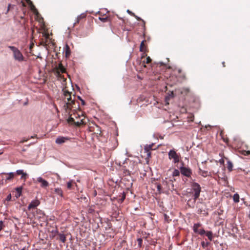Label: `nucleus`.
I'll list each match as a JSON object with an SVG mask.
<instances>
[{
  "label": "nucleus",
  "instance_id": "obj_22",
  "mask_svg": "<svg viewBox=\"0 0 250 250\" xmlns=\"http://www.w3.org/2000/svg\"><path fill=\"white\" fill-rule=\"evenodd\" d=\"M85 17L86 15L84 13L82 14L79 16H78L76 19V21L75 22V24H76V23H78L81 20L85 18Z\"/></svg>",
  "mask_w": 250,
  "mask_h": 250
},
{
  "label": "nucleus",
  "instance_id": "obj_18",
  "mask_svg": "<svg viewBox=\"0 0 250 250\" xmlns=\"http://www.w3.org/2000/svg\"><path fill=\"white\" fill-rule=\"evenodd\" d=\"M56 233L58 234L57 239L60 240L62 243H64L66 240L65 235L63 233H59L58 230L56 231Z\"/></svg>",
  "mask_w": 250,
  "mask_h": 250
},
{
  "label": "nucleus",
  "instance_id": "obj_31",
  "mask_svg": "<svg viewBox=\"0 0 250 250\" xmlns=\"http://www.w3.org/2000/svg\"><path fill=\"white\" fill-rule=\"evenodd\" d=\"M99 19L104 22L109 21V18L108 16H105V17H99Z\"/></svg>",
  "mask_w": 250,
  "mask_h": 250
},
{
  "label": "nucleus",
  "instance_id": "obj_27",
  "mask_svg": "<svg viewBox=\"0 0 250 250\" xmlns=\"http://www.w3.org/2000/svg\"><path fill=\"white\" fill-rule=\"evenodd\" d=\"M233 199L235 203H238L239 202V195L238 193H235L233 196Z\"/></svg>",
  "mask_w": 250,
  "mask_h": 250
},
{
  "label": "nucleus",
  "instance_id": "obj_38",
  "mask_svg": "<svg viewBox=\"0 0 250 250\" xmlns=\"http://www.w3.org/2000/svg\"><path fill=\"white\" fill-rule=\"evenodd\" d=\"M23 170H17L16 171V173L15 174H17L18 175H22L24 173Z\"/></svg>",
  "mask_w": 250,
  "mask_h": 250
},
{
  "label": "nucleus",
  "instance_id": "obj_47",
  "mask_svg": "<svg viewBox=\"0 0 250 250\" xmlns=\"http://www.w3.org/2000/svg\"><path fill=\"white\" fill-rule=\"evenodd\" d=\"M159 64H160L159 67L165 65V64L163 62H160V63H159Z\"/></svg>",
  "mask_w": 250,
  "mask_h": 250
},
{
  "label": "nucleus",
  "instance_id": "obj_40",
  "mask_svg": "<svg viewBox=\"0 0 250 250\" xmlns=\"http://www.w3.org/2000/svg\"><path fill=\"white\" fill-rule=\"evenodd\" d=\"M29 139V138H27V139H25V138H23V139H22L21 141H20V143H23L24 142H27Z\"/></svg>",
  "mask_w": 250,
  "mask_h": 250
},
{
  "label": "nucleus",
  "instance_id": "obj_50",
  "mask_svg": "<svg viewBox=\"0 0 250 250\" xmlns=\"http://www.w3.org/2000/svg\"><path fill=\"white\" fill-rule=\"evenodd\" d=\"M222 64H223V67H225V66H226L225 62H222Z\"/></svg>",
  "mask_w": 250,
  "mask_h": 250
},
{
  "label": "nucleus",
  "instance_id": "obj_29",
  "mask_svg": "<svg viewBox=\"0 0 250 250\" xmlns=\"http://www.w3.org/2000/svg\"><path fill=\"white\" fill-rule=\"evenodd\" d=\"M70 54V50L69 46L66 44V49H65V56L66 57H68Z\"/></svg>",
  "mask_w": 250,
  "mask_h": 250
},
{
  "label": "nucleus",
  "instance_id": "obj_5",
  "mask_svg": "<svg viewBox=\"0 0 250 250\" xmlns=\"http://www.w3.org/2000/svg\"><path fill=\"white\" fill-rule=\"evenodd\" d=\"M192 190L194 192L193 197L195 199H198L200 196L201 192V187L199 184L197 183H193L191 185Z\"/></svg>",
  "mask_w": 250,
  "mask_h": 250
},
{
  "label": "nucleus",
  "instance_id": "obj_15",
  "mask_svg": "<svg viewBox=\"0 0 250 250\" xmlns=\"http://www.w3.org/2000/svg\"><path fill=\"white\" fill-rule=\"evenodd\" d=\"M40 202L39 200L36 199L33 200L28 205V209L30 210L32 208H35L37 206H38L40 205Z\"/></svg>",
  "mask_w": 250,
  "mask_h": 250
},
{
  "label": "nucleus",
  "instance_id": "obj_2",
  "mask_svg": "<svg viewBox=\"0 0 250 250\" xmlns=\"http://www.w3.org/2000/svg\"><path fill=\"white\" fill-rule=\"evenodd\" d=\"M9 48L13 51V56L15 60L21 62L24 61V58L21 52L16 47L9 46Z\"/></svg>",
  "mask_w": 250,
  "mask_h": 250
},
{
  "label": "nucleus",
  "instance_id": "obj_58",
  "mask_svg": "<svg viewBox=\"0 0 250 250\" xmlns=\"http://www.w3.org/2000/svg\"><path fill=\"white\" fill-rule=\"evenodd\" d=\"M207 173V172H204V174H206Z\"/></svg>",
  "mask_w": 250,
  "mask_h": 250
},
{
  "label": "nucleus",
  "instance_id": "obj_55",
  "mask_svg": "<svg viewBox=\"0 0 250 250\" xmlns=\"http://www.w3.org/2000/svg\"><path fill=\"white\" fill-rule=\"evenodd\" d=\"M37 136H31L30 138H34V137H36Z\"/></svg>",
  "mask_w": 250,
  "mask_h": 250
},
{
  "label": "nucleus",
  "instance_id": "obj_39",
  "mask_svg": "<svg viewBox=\"0 0 250 250\" xmlns=\"http://www.w3.org/2000/svg\"><path fill=\"white\" fill-rule=\"evenodd\" d=\"M242 154L245 156H249L250 155V151H246L244 150Z\"/></svg>",
  "mask_w": 250,
  "mask_h": 250
},
{
  "label": "nucleus",
  "instance_id": "obj_13",
  "mask_svg": "<svg viewBox=\"0 0 250 250\" xmlns=\"http://www.w3.org/2000/svg\"><path fill=\"white\" fill-rule=\"evenodd\" d=\"M242 142L238 137H234L232 142V146L235 148H239L242 145Z\"/></svg>",
  "mask_w": 250,
  "mask_h": 250
},
{
  "label": "nucleus",
  "instance_id": "obj_1",
  "mask_svg": "<svg viewBox=\"0 0 250 250\" xmlns=\"http://www.w3.org/2000/svg\"><path fill=\"white\" fill-rule=\"evenodd\" d=\"M16 174L14 172L1 173V179L0 180V185H4L7 183L11 182L15 176Z\"/></svg>",
  "mask_w": 250,
  "mask_h": 250
},
{
  "label": "nucleus",
  "instance_id": "obj_16",
  "mask_svg": "<svg viewBox=\"0 0 250 250\" xmlns=\"http://www.w3.org/2000/svg\"><path fill=\"white\" fill-rule=\"evenodd\" d=\"M73 116L76 119L79 118V119L78 121H80L81 119H83V121H84L85 117L83 115V112L80 110H79V112L74 113Z\"/></svg>",
  "mask_w": 250,
  "mask_h": 250
},
{
  "label": "nucleus",
  "instance_id": "obj_61",
  "mask_svg": "<svg viewBox=\"0 0 250 250\" xmlns=\"http://www.w3.org/2000/svg\"><path fill=\"white\" fill-rule=\"evenodd\" d=\"M181 70H179V73H180V72H181Z\"/></svg>",
  "mask_w": 250,
  "mask_h": 250
},
{
  "label": "nucleus",
  "instance_id": "obj_26",
  "mask_svg": "<svg viewBox=\"0 0 250 250\" xmlns=\"http://www.w3.org/2000/svg\"><path fill=\"white\" fill-rule=\"evenodd\" d=\"M73 184H75L76 186H77L76 184L73 180H71V181H69L68 182H67V188L69 189H71L72 188Z\"/></svg>",
  "mask_w": 250,
  "mask_h": 250
},
{
  "label": "nucleus",
  "instance_id": "obj_63",
  "mask_svg": "<svg viewBox=\"0 0 250 250\" xmlns=\"http://www.w3.org/2000/svg\"><path fill=\"white\" fill-rule=\"evenodd\" d=\"M23 250V249H22V250Z\"/></svg>",
  "mask_w": 250,
  "mask_h": 250
},
{
  "label": "nucleus",
  "instance_id": "obj_45",
  "mask_svg": "<svg viewBox=\"0 0 250 250\" xmlns=\"http://www.w3.org/2000/svg\"><path fill=\"white\" fill-rule=\"evenodd\" d=\"M127 12H128L130 15H132V16H135L134 13H132L131 11H130L129 10H128L127 11Z\"/></svg>",
  "mask_w": 250,
  "mask_h": 250
},
{
  "label": "nucleus",
  "instance_id": "obj_19",
  "mask_svg": "<svg viewBox=\"0 0 250 250\" xmlns=\"http://www.w3.org/2000/svg\"><path fill=\"white\" fill-rule=\"evenodd\" d=\"M153 146V144H152L151 145H146L145 146L144 150H145V152L147 153V155L148 157H150L151 153H150V151L151 150L153 149V148H152Z\"/></svg>",
  "mask_w": 250,
  "mask_h": 250
},
{
  "label": "nucleus",
  "instance_id": "obj_28",
  "mask_svg": "<svg viewBox=\"0 0 250 250\" xmlns=\"http://www.w3.org/2000/svg\"><path fill=\"white\" fill-rule=\"evenodd\" d=\"M55 192L58 195L61 196V197L62 196V191L61 189V188H57L55 189Z\"/></svg>",
  "mask_w": 250,
  "mask_h": 250
},
{
  "label": "nucleus",
  "instance_id": "obj_4",
  "mask_svg": "<svg viewBox=\"0 0 250 250\" xmlns=\"http://www.w3.org/2000/svg\"><path fill=\"white\" fill-rule=\"evenodd\" d=\"M168 158L170 160H173V163L177 164L180 162L181 159V155L180 154L177 153L176 152L173 150H170L168 152Z\"/></svg>",
  "mask_w": 250,
  "mask_h": 250
},
{
  "label": "nucleus",
  "instance_id": "obj_9",
  "mask_svg": "<svg viewBox=\"0 0 250 250\" xmlns=\"http://www.w3.org/2000/svg\"><path fill=\"white\" fill-rule=\"evenodd\" d=\"M72 115H71V116H72ZM74 117L73 116V117L70 116L68 119H67V122L69 123V124H74L75 125L77 126H80V125H83V124H85V122L84 121H83V119H81L80 121H75V119H74Z\"/></svg>",
  "mask_w": 250,
  "mask_h": 250
},
{
  "label": "nucleus",
  "instance_id": "obj_30",
  "mask_svg": "<svg viewBox=\"0 0 250 250\" xmlns=\"http://www.w3.org/2000/svg\"><path fill=\"white\" fill-rule=\"evenodd\" d=\"M233 165L232 163L230 161H228L227 162V168L229 171H231L232 170Z\"/></svg>",
  "mask_w": 250,
  "mask_h": 250
},
{
  "label": "nucleus",
  "instance_id": "obj_3",
  "mask_svg": "<svg viewBox=\"0 0 250 250\" xmlns=\"http://www.w3.org/2000/svg\"><path fill=\"white\" fill-rule=\"evenodd\" d=\"M64 108L66 110H71L76 111L77 109H80V104L77 101H76L75 99L70 101V103H67L64 105Z\"/></svg>",
  "mask_w": 250,
  "mask_h": 250
},
{
  "label": "nucleus",
  "instance_id": "obj_8",
  "mask_svg": "<svg viewBox=\"0 0 250 250\" xmlns=\"http://www.w3.org/2000/svg\"><path fill=\"white\" fill-rule=\"evenodd\" d=\"M62 91L63 94V101L65 103V104L68 102L70 103V101L73 100L72 99L71 92H69L65 88H63L62 89Z\"/></svg>",
  "mask_w": 250,
  "mask_h": 250
},
{
  "label": "nucleus",
  "instance_id": "obj_11",
  "mask_svg": "<svg viewBox=\"0 0 250 250\" xmlns=\"http://www.w3.org/2000/svg\"><path fill=\"white\" fill-rule=\"evenodd\" d=\"M198 214H202L204 216H207L208 214V211L205 209V205L202 203H200L197 205Z\"/></svg>",
  "mask_w": 250,
  "mask_h": 250
},
{
  "label": "nucleus",
  "instance_id": "obj_14",
  "mask_svg": "<svg viewBox=\"0 0 250 250\" xmlns=\"http://www.w3.org/2000/svg\"><path fill=\"white\" fill-rule=\"evenodd\" d=\"M70 140L67 137L59 136L55 140V143L57 144H62Z\"/></svg>",
  "mask_w": 250,
  "mask_h": 250
},
{
  "label": "nucleus",
  "instance_id": "obj_59",
  "mask_svg": "<svg viewBox=\"0 0 250 250\" xmlns=\"http://www.w3.org/2000/svg\"><path fill=\"white\" fill-rule=\"evenodd\" d=\"M207 173V172H204V174H206Z\"/></svg>",
  "mask_w": 250,
  "mask_h": 250
},
{
  "label": "nucleus",
  "instance_id": "obj_48",
  "mask_svg": "<svg viewBox=\"0 0 250 250\" xmlns=\"http://www.w3.org/2000/svg\"><path fill=\"white\" fill-rule=\"evenodd\" d=\"M224 141L228 144V145H229V139H224Z\"/></svg>",
  "mask_w": 250,
  "mask_h": 250
},
{
  "label": "nucleus",
  "instance_id": "obj_7",
  "mask_svg": "<svg viewBox=\"0 0 250 250\" xmlns=\"http://www.w3.org/2000/svg\"><path fill=\"white\" fill-rule=\"evenodd\" d=\"M201 225V224L199 223L194 224L193 227V230L195 233H198L200 235H203L205 234L206 231L203 229L200 228Z\"/></svg>",
  "mask_w": 250,
  "mask_h": 250
},
{
  "label": "nucleus",
  "instance_id": "obj_23",
  "mask_svg": "<svg viewBox=\"0 0 250 250\" xmlns=\"http://www.w3.org/2000/svg\"><path fill=\"white\" fill-rule=\"evenodd\" d=\"M151 59L149 57H147L145 60L143 61L142 62V65H143L145 67H146V64H149L151 62Z\"/></svg>",
  "mask_w": 250,
  "mask_h": 250
},
{
  "label": "nucleus",
  "instance_id": "obj_24",
  "mask_svg": "<svg viewBox=\"0 0 250 250\" xmlns=\"http://www.w3.org/2000/svg\"><path fill=\"white\" fill-rule=\"evenodd\" d=\"M25 0L29 4V5L30 6L31 9L32 10L34 11V10H36L35 6L34 5L32 1H31L30 0Z\"/></svg>",
  "mask_w": 250,
  "mask_h": 250
},
{
  "label": "nucleus",
  "instance_id": "obj_60",
  "mask_svg": "<svg viewBox=\"0 0 250 250\" xmlns=\"http://www.w3.org/2000/svg\"><path fill=\"white\" fill-rule=\"evenodd\" d=\"M160 77H160V76H159V77L158 78V79L160 80Z\"/></svg>",
  "mask_w": 250,
  "mask_h": 250
},
{
  "label": "nucleus",
  "instance_id": "obj_36",
  "mask_svg": "<svg viewBox=\"0 0 250 250\" xmlns=\"http://www.w3.org/2000/svg\"><path fill=\"white\" fill-rule=\"evenodd\" d=\"M5 227L4 222L2 221H0V231Z\"/></svg>",
  "mask_w": 250,
  "mask_h": 250
},
{
  "label": "nucleus",
  "instance_id": "obj_41",
  "mask_svg": "<svg viewBox=\"0 0 250 250\" xmlns=\"http://www.w3.org/2000/svg\"><path fill=\"white\" fill-rule=\"evenodd\" d=\"M201 245L203 248H205L208 245V243L205 244V242H202Z\"/></svg>",
  "mask_w": 250,
  "mask_h": 250
},
{
  "label": "nucleus",
  "instance_id": "obj_6",
  "mask_svg": "<svg viewBox=\"0 0 250 250\" xmlns=\"http://www.w3.org/2000/svg\"><path fill=\"white\" fill-rule=\"evenodd\" d=\"M182 166L180 167L181 174L187 177H190L192 174L191 170L189 168L184 167L183 162H182Z\"/></svg>",
  "mask_w": 250,
  "mask_h": 250
},
{
  "label": "nucleus",
  "instance_id": "obj_43",
  "mask_svg": "<svg viewBox=\"0 0 250 250\" xmlns=\"http://www.w3.org/2000/svg\"><path fill=\"white\" fill-rule=\"evenodd\" d=\"M157 188L158 190L159 191H160L161 189V185H160V184L158 185L157 186Z\"/></svg>",
  "mask_w": 250,
  "mask_h": 250
},
{
  "label": "nucleus",
  "instance_id": "obj_33",
  "mask_svg": "<svg viewBox=\"0 0 250 250\" xmlns=\"http://www.w3.org/2000/svg\"><path fill=\"white\" fill-rule=\"evenodd\" d=\"M179 175H180V171L178 169H175L173 171L172 176L173 177H175V176H179Z\"/></svg>",
  "mask_w": 250,
  "mask_h": 250
},
{
  "label": "nucleus",
  "instance_id": "obj_10",
  "mask_svg": "<svg viewBox=\"0 0 250 250\" xmlns=\"http://www.w3.org/2000/svg\"><path fill=\"white\" fill-rule=\"evenodd\" d=\"M61 72L62 73L66 72L65 68L63 67L62 63H59L58 66L56 67V75L59 78H62Z\"/></svg>",
  "mask_w": 250,
  "mask_h": 250
},
{
  "label": "nucleus",
  "instance_id": "obj_32",
  "mask_svg": "<svg viewBox=\"0 0 250 250\" xmlns=\"http://www.w3.org/2000/svg\"><path fill=\"white\" fill-rule=\"evenodd\" d=\"M134 17H135V18L137 19V20L143 22V27L144 29H145V21L143 20H142L141 18L136 16L135 15V16H134Z\"/></svg>",
  "mask_w": 250,
  "mask_h": 250
},
{
  "label": "nucleus",
  "instance_id": "obj_42",
  "mask_svg": "<svg viewBox=\"0 0 250 250\" xmlns=\"http://www.w3.org/2000/svg\"><path fill=\"white\" fill-rule=\"evenodd\" d=\"M125 198V195L124 193L122 198L121 199V202H123Z\"/></svg>",
  "mask_w": 250,
  "mask_h": 250
},
{
  "label": "nucleus",
  "instance_id": "obj_51",
  "mask_svg": "<svg viewBox=\"0 0 250 250\" xmlns=\"http://www.w3.org/2000/svg\"><path fill=\"white\" fill-rule=\"evenodd\" d=\"M45 37L46 38H48L49 37L48 34H45Z\"/></svg>",
  "mask_w": 250,
  "mask_h": 250
},
{
  "label": "nucleus",
  "instance_id": "obj_12",
  "mask_svg": "<svg viewBox=\"0 0 250 250\" xmlns=\"http://www.w3.org/2000/svg\"><path fill=\"white\" fill-rule=\"evenodd\" d=\"M147 235L146 233H143V232L141 233V235L140 237L138 235V238L137 239V241L138 242V246L139 248H142L143 246V239H146L147 238Z\"/></svg>",
  "mask_w": 250,
  "mask_h": 250
},
{
  "label": "nucleus",
  "instance_id": "obj_17",
  "mask_svg": "<svg viewBox=\"0 0 250 250\" xmlns=\"http://www.w3.org/2000/svg\"><path fill=\"white\" fill-rule=\"evenodd\" d=\"M37 181L41 183V187L42 188H45L49 186L48 182L41 177L37 178Z\"/></svg>",
  "mask_w": 250,
  "mask_h": 250
},
{
  "label": "nucleus",
  "instance_id": "obj_21",
  "mask_svg": "<svg viewBox=\"0 0 250 250\" xmlns=\"http://www.w3.org/2000/svg\"><path fill=\"white\" fill-rule=\"evenodd\" d=\"M197 199L195 198V197L193 199H189L188 200L187 204L190 208H194L195 205V203Z\"/></svg>",
  "mask_w": 250,
  "mask_h": 250
},
{
  "label": "nucleus",
  "instance_id": "obj_54",
  "mask_svg": "<svg viewBox=\"0 0 250 250\" xmlns=\"http://www.w3.org/2000/svg\"><path fill=\"white\" fill-rule=\"evenodd\" d=\"M78 98L81 101V99H82L80 96H78Z\"/></svg>",
  "mask_w": 250,
  "mask_h": 250
},
{
  "label": "nucleus",
  "instance_id": "obj_25",
  "mask_svg": "<svg viewBox=\"0 0 250 250\" xmlns=\"http://www.w3.org/2000/svg\"><path fill=\"white\" fill-rule=\"evenodd\" d=\"M206 235V236L208 237V239L210 240V241H212V239H213V234H212V231H206V233L205 234Z\"/></svg>",
  "mask_w": 250,
  "mask_h": 250
},
{
  "label": "nucleus",
  "instance_id": "obj_37",
  "mask_svg": "<svg viewBox=\"0 0 250 250\" xmlns=\"http://www.w3.org/2000/svg\"><path fill=\"white\" fill-rule=\"evenodd\" d=\"M27 177V174L26 173H24L23 174L21 175V179H24V180H26Z\"/></svg>",
  "mask_w": 250,
  "mask_h": 250
},
{
  "label": "nucleus",
  "instance_id": "obj_62",
  "mask_svg": "<svg viewBox=\"0 0 250 250\" xmlns=\"http://www.w3.org/2000/svg\"><path fill=\"white\" fill-rule=\"evenodd\" d=\"M1 179V174H0V180Z\"/></svg>",
  "mask_w": 250,
  "mask_h": 250
},
{
  "label": "nucleus",
  "instance_id": "obj_20",
  "mask_svg": "<svg viewBox=\"0 0 250 250\" xmlns=\"http://www.w3.org/2000/svg\"><path fill=\"white\" fill-rule=\"evenodd\" d=\"M146 42V40H144L141 42L140 46V51L141 52H146L147 51V46L145 44Z\"/></svg>",
  "mask_w": 250,
  "mask_h": 250
},
{
  "label": "nucleus",
  "instance_id": "obj_53",
  "mask_svg": "<svg viewBox=\"0 0 250 250\" xmlns=\"http://www.w3.org/2000/svg\"><path fill=\"white\" fill-rule=\"evenodd\" d=\"M10 6H11V5H10V4H9V5H8V10H9V8H10Z\"/></svg>",
  "mask_w": 250,
  "mask_h": 250
},
{
  "label": "nucleus",
  "instance_id": "obj_44",
  "mask_svg": "<svg viewBox=\"0 0 250 250\" xmlns=\"http://www.w3.org/2000/svg\"><path fill=\"white\" fill-rule=\"evenodd\" d=\"M11 199V194H9L7 196V198H6V200L7 201H10Z\"/></svg>",
  "mask_w": 250,
  "mask_h": 250
},
{
  "label": "nucleus",
  "instance_id": "obj_35",
  "mask_svg": "<svg viewBox=\"0 0 250 250\" xmlns=\"http://www.w3.org/2000/svg\"><path fill=\"white\" fill-rule=\"evenodd\" d=\"M111 29H112V31H113V32H115V33H117H117H119L121 32L120 30H119V29H118V30H117V29H116V28H115V27H112V26H111Z\"/></svg>",
  "mask_w": 250,
  "mask_h": 250
},
{
  "label": "nucleus",
  "instance_id": "obj_52",
  "mask_svg": "<svg viewBox=\"0 0 250 250\" xmlns=\"http://www.w3.org/2000/svg\"><path fill=\"white\" fill-rule=\"evenodd\" d=\"M101 130H99V133H98V132H97V134H101Z\"/></svg>",
  "mask_w": 250,
  "mask_h": 250
},
{
  "label": "nucleus",
  "instance_id": "obj_34",
  "mask_svg": "<svg viewBox=\"0 0 250 250\" xmlns=\"http://www.w3.org/2000/svg\"><path fill=\"white\" fill-rule=\"evenodd\" d=\"M22 187H19L16 188V191H17V194H18V195L17 196V197L18 196L19 197L21 195V192H22Z\"/></svg>",
  "mask_w": 250,
  "mask_h": 250
},
{
  "label": "nucleus",
  "instance_id": "obj_49",
  "mask_svg": "<svg viewBox=\"0 0 250 250\" xmlns=\"http://www.w3.org/2000/svg\"><path fill=\"white\" fill-rule=\"evenodd\" d=\"M220 162L221 164H223L224 163V160L222 159V160H220Z\"/></svg>",
  "mask_w": 250,
  "mask_h": 250
},
{
  "label": "nucleus",
  "instance_id": "obj_56",
  "mask_svg": "<svg viewBox=\"0 0 250 250\" xmlns=\"http://www.w3.org/2000/svg\"><path fill=\"white\" fill-rule=\"evenodd\" d=\"M126 172L127 173V174H129V171L126 170Z\"/></svg>",
  "mask_w": 250,
  "mask_h": 250
},
{
  "label": "nucleus",
  "instance_id": "obj_46",
  "mask_svg": "<svg viewBox=\"0 0 250 250\" xmlns=\"http://www.w3.org/2000/svg\"><path fill=\"white\" fill-rule=\"evenodd\" d=\"M81 103H82V105H85V103L84 100H83L82 99H81Z\"/></svg>",
  "mask_w": 250,
  "mask_h": 250
},
{
  "label": "nucleus",
  "instance_id": "obj_57",
  "mask_svg": "<svg viewBox=\"0 0 250 250\" xmlns=\"http://www.w3.org/2000/svg\"><path fill=\"white\" fill-rule=\"evenodd\" d=\"M121 28H122V29L123 30H124V29H123V26H122Z\"/></svg>",
  "mask_w": 250,
  "mask_h": 250
}]
</instances>
